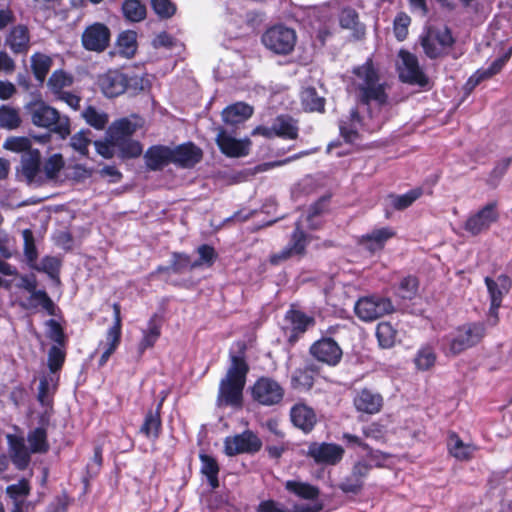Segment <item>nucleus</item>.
Listing matches in <instances>:
<instances>
[{
  "mask_svg": "<svg viewBox=\"0 0 512 512\" xmlns=\"http://www.w3.org/2000/svg\"><path fill=\"white\" fill-rule=\"evenodd\" d=\"M238 346V354H229L230 365L219 383L216 400L218 407L240 409L243 406V391L250 368L245 356L246 344L239 342Z\"/></svg>",
  "mask_w": 512,
  "mask_h": 512,
  "instance_id": "f257e3e1",
  "label": "nucleus"
},
{
  "mask_svg": "<svg viewBox=\"0 0 512 512\" xmlns=\"http://www.w3.org/2000/svg\"><path fill=\"white\" fill-rule=\"evenodd\" d=\"M352 74L359 80L356 84L357 103L366 107L367 115L372 119V102L379 108L389 102L387 85L380 82V73L372 57H368L363 64L353 67Z\"/></svg>",
  "mask_w": 512,
  "mask_h": 512,
  "instance_id": "f03ea898",
  "label": "nucleus"
},
{
  "mask_svg": "<svg viewBox=\"0 0 512 512\" xmlns=\"http://www.w3.org/2000/svg\"><path fill=\"white\" fill-rule=\"evenodd\" d=\"M97 85L108 98H115L125 92L137 95L150 88L151 83L144 75L110 69L97 78Z\"/></svg>",
  "mask_w": 512,
  "mask_h": 512,
  "instance_id": "7ed1b4c3",
  "label": "nucleus"
},
{
  "mask_svg": "<svg viewBox=\"0 0 512 512\" xmlns=\"http://www.w3.org/2000/svg\"><path fill=\"white\" fill-rule=\"evenodd\" d=\"M31 122L48 131L42 135L39 140L43 143L48 142L52 134L59 139L65 140L71 134L70 118L62 115L56 108L48 105L44 101L32 103L29 108Z\"/></svg>",
  "mask_w": 512,
  "mask_h": 512,
  "instance_id": "20e7f679",
  "label": "nucleus"
},
{
  "mask_svg": "<svg viewBox=\"0 0 512 512\" xmlns=\"http://www.w3.org/2000/svg\"><path fill=\"white\" fill-rule=\"evenodd\" d=\"M137 129L138 125L127 117L113 121L107 128L106 135L109 136L110 143L118 149L122 159H133L142 154V144L132 139Z\"/></svg>",
  "mask_w": 512,
  "mask_h": 512,
  "instance_id": "39448f33",
  "label": "nucleus"
},
{
  "mask_svg": "<svg viewBox=\"0 0 512 512\" xmlns=\"http://www.w3.org/2000/svg\"><path fill=\"white\" fill-rule=\"evenodd\" d=\"M486 334L484 323L473 322L463 324L455 329L448 338L447 355L457 356L469 348L479 344Z\"/></svg>",
  "mask_w": 512,
  "mask_h": 512,
  "instance_id": "423d86ee",
  "label": "nucleus"
},
{
  "mask_svg": "<svg viewBox=\"0 0 512 512\" xmlns=\"http://www.w3.org/2000/svg\"><path fill=\"white\" fill-rule=\"evenodd\" d=\"M456 40L448 26L429 27L421 36L420 43L426 56L437 59L448 54Z\"/></svg>",
  "mask_w": 512,
  "mask_h": 512,
  "instance_id": "0eeeda50",
  "label": "nucleus"
},
{
  "mask_svg": "<svg viewBox=\"0 0 512 512\" xmlns=\"http://www.w3.org/2000/svg\"><path fill=\"white\" fill-rule=\"evenodd\" d=\"M261 41L274 54L285 56L294 50L297 35L294 29L279 24L268 28L263 33Z\"/></svg>",
  "mask_w": 512,
  "mask_h": 512,
  "instance_id": "6e6552de",
  "label": "nucleus"
},
{
  "mask_svg": "<svg viewBox=\"0 0 512 512\" xmlns=\"http://www.w3.org/2000/svg\"><path fill=\"white\" fill-rule=\"evenodd\" d=\"M251 134L261 135L267 139L277 137L283 140H296L299 137L298 121L289 114H280L274 118L271 126L259 125Z\"/></svg>",
  "mask_w": 512,
  "mask_h": 512,
  "instance_id": "1a4fd4ad",
  "label": "nucleus"
},
{
  "mask_svg": "<svg viewBox=\"0 0 512 512\" xmlns=\"http://www.w3.org/2000/svg\"><path fill=\"white\" fill-rule=\"evenodd\" d=\"M285 390L272 377L261 376L251 386V397L260 405L274 406L282 402Z\"/></svg>",
  "mask_w": 512,
  "mask_h": 512,
  "instance_id": "9d476101",
  "label": "nucleus"
},
{
  "mask_svg": "<svg viewBox=\"0 0 512 512\" xmlns=\"http://www.w3.org/2000/svg\"><path fill=\"white\" fill-rule=\"evenodd\" d=\"M310 242L311 237L297 226L288 244L279 252L270 255V264L279 265L292 258H302L306 254V247Z\"/></svg>",
  "mask_w": 512,
  "mask_h": 512,
  "instance_id": "9b49d317",
  "label": "nucleus"
},
{
  "mask_svg": "<svg viewBox=\"0 0 512 512\" xmlns=\"http://www.w3.org/2000/svg\"><path fill=\"white\" fill-rule=\"evenodd\" d=\"M355 314L364 321H373L394 311L390 299L378 296L359 299L354 307Z\"/></svg>",
  "mask_w": 512,
  "mask_h": 512,
  "instance_id": "f8f14e48",
  "label": "nucleus"
},
{
  "mask_svg": "<svg viewBox=\"0 0 512 512\" xmlns=\"http://www.w3.org/2000/svg\"><path fill=\"white\" fill-rule=\"evenodd\" d=\"M110 39V29L101 22H95L87 26L81 36L84 49L97 53H101L109 47Z\"/></svg>",
  "mask_w": 512,
  "mask_h": 512,
  "instance_id": "ddd939ff",
  "label": "nucleus"
},
{
  "mask_svg": "<svg viewBox=\"0 0 512 512\" xmlns=\"http://www.w3.org/2000/svg\"><path fill=\"white\" fill-rule=\"evenodd\" d=\"M309 354L318 362L333 367L340 363L343 351L333 338L322 337L310 346Z\"/></svg>",
  "mask_w": 512,
  "mask_h": 512,
  "instance_id": "4468645a",
  "label": "nucleus"
},
{
  "mask_svg": "<svg viewBox=\"0 0 512 512\" xmlns=\"http://www.w3.org/2000/svg\"><path fill=\"white\" fill-rule=\"evenodd\" d=\"M399 57L403 67L399 68V78L403 83L425 87L428 84V77L419 66L418 58L407 50H400Z\"/></svg>",
  "mask_w": 512,
  "mask_h": 512,
  "instance_id": "2eb2a0df",
  "label": "nucleus"
},
{
  "mask_svg": "<svg viewBox=\"0 0 512 512\" xmlns=\"http://www.w3.org/2000/svg\"><path fill=\"white\" fill-rule=\"evenodd\" d=\"M261 440L250 430L224 440V452L228 456L256 453L261 449Z\"/></svg>",
  "mask_w": 512,
  "mask_h": 512,
  "instance_id": "dca6fc26",
  "label": "nucleus"
},
{
  "mask_svg": "<svg viewBox=\"0 0 512 512\" xmlns=\"http://www.w3.org/2000/svg\"><path fill=\"white\" fill-rule=\"evenodd\" d=\"M344 455V449L334 443L312 442L308 446L307 456L316 464L336 465Z\"/></svg>",
  "mask_w": 512,
  "mask_h": 512,
  "instance_id": "f3484780",
  "label": "nucleus"
},
{
  "mask_svg": "<svg viewBox=\"0 0 512 512\" xmlns=\"http://www.w3.org/2000/svg\"><path fill=\"white\" fill-rule=\"evenodd\" d=\"M216 144L221 153L229 158L245 157L250 153V139H236L230 136L224 129L219 130Z\"/></svg>",
  "mask_w": 512,
  "mask_h": 512,
  "instance_id": "a211bd4d",
  "label": "nucleus"
},
{
  "mask_svg": "<svg viewBox=\"0 0 512 512\" xmlns=\"http://www.w3.org/2000/svg\"><path fill=\"white\" fill-rule=\"evenodd\" d=\"M372 465L366 461L356 462L349 475H347L339 484L338 488L346 494H359L363 487L366 477L369 475Z\"/></svg>",
  "mask_w": 512,
  "mask_h": 512,
  "instance_id": "6ab92c4d",
  "label": "nucleus"
},
{
  "mask_svg": "<svg viewBox=\"0 0 512 512\" xmlns=\"http://www.w3.org/2000/svg\"><path fill=\"white\" fill-rule=\"evenodd\" d=\"M172 163L179 168L191 169L203 158V151L193 142H185L171 148Z\"/></svg>",
  "mask_w": 512,
  "mask_h": 512,
  "instance_id": "aec40b11",
  "label": "nucleus"
},
{
  "mask_svg": "<svg viewBox=\"0 0 512 512\" xmlns=\"http://www.w3.org/2000/svg\"><path fill=\"white\" fill-rule=\"evenodd\" d=\"M353 405L357 412L373 415L381 411L383 407V397L380 393L362 388L355 392Z\"/></svg>",
  "mask_w": 512,
  "mask_h": 512,
  "instance_id": "412c9836",
  "label": "nucleus"
},
{
  "mask_svg": "<svg viewBox=\"0 0 512 512\" xmlns=\"http://www.w3.org/2000/svg\"><path fill=\"white\" fill-rule=\"evenodd\" d=\"M290 419L295 427L306 434L310 433L317 423L314 409L303 403H297L291 407Z\"/></svg>",
  "mask_w": 512,
  "mask_h": 512,
  "instance_id": "4be33fe9",
  "label": "nucleus"
},
{
  "mask_svg": "<svg viewBox=\"0 0 512 512\" xmlns=\"http://www.w3.org/2000/svg\"><path fill=\"white\" fill-rule=\"evenodd\" d=\"M41 153L38 149L29 150L21 157V174L25 177L27 183L39 182L43 179L41 176Z\"/></svg>",
  "mask_w": 512,
  "mask_h": 512,
  "instance_id": "5701e85b",
  "label": "nucleus"
},
{
  "mask_svg": "<svg viewBox=\"0 0 512 512\" xmlns=\"http://www.w3.org/2000/svg\"><path fill=\"white\" fill-rule=\"evenodd\" d=\"M171 148L166 145H152L145 154L146 167L150 171H161L165 166L172 163Z\"/></svg>",
  "mask_w": 512,
  "mask_h": 512,
  "instance_id": "b1692460",
  "label": "nucleus"
},
{
  "mask_svg": "<svg viewBox=\"0 0 512 512\" xmlns=\"http://www.w3.org/2000/svg\"><path fill=\"white\" fill-rule=\"evenodd\" d=\"M7 440L13 464L18 470H25L31 461L32 452L26 447L24 438L9 434Z\"/></svg>",
  "mask_w": 512,
  "mask_h": 512,
  "instance_id": "393cba45",
  "label": "nucleus"
},
{
  "mask_svg": "<svg viewBox=\"0 0 512 512\" xmlns=\"http://www.w3.org/2000/svg\"><path fill=\"white\" fill-rule=\"evenodd\" d=\"M485 283L491 299L490 312L493 315H497V310L501 306L503 295L507 293L510 288V279L506 275H500L497 281L486 277Z\"/></svg>",
  "mask_w": 512,
  "mask_h": 512,
  "instance_id": "a878e982",
  "label": "nucleus"
},
{
  "mask_svg": "<svg viewBox=\"0 0 512 512\" xmlns=\"http://www.w3.org/2000/svg\"><path fill=\"white\" fill-rule=\"evenodd\" d=\"M164 398L157 404L156 409H150L145 417L139 432L146 438L156 440L159 438L162 429L161 409Z\"/></svg>",
  "mask_w": 512,
  "mask_h": 512,
  "instance_id": "bb28decb",
  "label": "nucleus"
},
{
  "mask_svg": "<svg viewBox=\"0 0 512 512\" xmlns=\"http://www.w3.org/2000/svg\"><path fill=\"white\" fill-rule=\"evenodd\" d=\"M6 43L15 54H26L30 47V34L27 26H14L7 38Z\"/></svg>",
  "mask_w": 512,
  "mask_h": 512,
  "instance_id": "cd10ccee",
  "label": "nucleus"
},
{
  "mask_svg": "<svg viewBox=\"0 0 512 512\" xmlns=\"http://www.w3.org/2000/svg\"><path fill=\"white\" fill-rule=\"evenodd\" d=\"M286 320H288L291 324V336L292 338H297L300 334L305 333L310 327H313L316 323L315 318L313 316H309L300 310L290 309L287 311Z\"/></svg>",
  "mask_w": 512,
  "mask_h": 512,
  "instance_id": "c85d7f7f",
  "label": "nucleus"
},
{
  "mask_svg": "<svg viewBox=\"0 0 512 512\" xmlns=\"http://www.w3.org/2000/svg\"><path fill=\"white\" fill-rule=\"evenodd\" d=\"M253 114V108L243 102H237L226 107L222 112L223 121L226 124L236 125L243 123Z\"/></svg>",
  "mask_w": 512,
  "mask_h": 512,
  "instance_id": "c756f323",
  "label": "nucleus"
},
{
  "mask_svg": "<svg viewBox=\"0 0 512 512\" xmlns=\"http://www.w3.org/2000/svg\"><path fill=\"white\" fill-rule=\"evenodd\" d=\"M423 195V188L416 187L404 194L391 193L387 196V205L394 210L402 211L410 207L416 200Z\"/></svg>",
  "mask_w": 512,
  "mask_h": 512,
  "instance_id": "7c9ffc66",
  "label": "nucleus"
},
{
  "mask_svg": "<svg viewBox=\"0 0 512 512\" xmlns=\"http://www.w3.org/2000/svg\"><path fill=\"white\" fill-rule=\"evenodd\" d=\"M395 232L388 228L374 230L371 234L362 236L361 244L370 252L374 253L381 250L386 241L393 237Z\"/></svg>",
  "mask_w": 512,
  "mask_h": 512,
  "instance_id": "2f4dec72",
  "label": "nucleus"
},
{
  "mask_svg": "<svg viewBox=\"0 0 512 512\" xmlns=\"http://www.w3.org/2000/svg\"><path fill=\"white\" fill-rule=\"evenodd\" d=\"M62 266V261L58 257L55 256H44L40 262L37 260L30 265L29 267L35 271L45 273L49 276L50 279L60 283V269Z\"/></svg>",
  "mask_w": 512,
  "mask_h": 512,
  "instance_id": "473e14b6",
  "label": "nucleus"
},
{
  "mask_svg": "<svg viewBox=\"0 0 512 512\" xmlns=\"http://www.w3.org/2000/svg\"><path fill=\"white\" fill-rule=\"evenodd\" d=\"M160 335L161 323L155 314L148 321L147 329L143 331V337L138 346L139 353L142 354L146 349L153 347Z\"/></svg>",
  "mask_w": 512,
  "mask_h": 512,
  "instance_id": "72a5a7b5",
  "label": "nucleus"
},
{
  "mask_svg": "<svg viewBox=\"0 0 512 512\" xmlns=\"http://www.w3.org/2000/svg\"><path fill=\"white\" fill-rule=\"evenodd\" d=\"M121 10L125 20L131 23L141 22L147 16L146 5L141 0H125Z\"/></svg>",
  "mask_w": 512,
  "mask_h": 512,
  "instance_id": "f704fd0d",
  "label": "nucleus"
},
{
  "mask_svg": "<svg viewBox=\"0 0 512 512\" xmlns=\"http://www.w3.org/2000/svg\"><path fill=\"white\" fill-rule=\"evenodd\" d=\"M201 461V473L207 478V481L212 489L219 487L218 474L220 471L217 460L208 454L199 455Z\"/></svg>",
  "mask_w": 512,
  "mask_h": 512,
  "instance_id": "c9c22d12",
  "label": "nucleus"
},
{
  "mask_svg": "<svg viewBox=\"0 0 512 512\" xmlns=\"http://www.w3.org/2000/svg\"><path fill=\"white\" fill-rule=\"evenodd\" d=\"M73 83L74 78L70 73L62 69H58L52 72L47 81V86L55 97L58 94L64 92L65 88L71 87Z\"/></svg>",
  "mask_w": 512,
  "mask_h": 512,
  "instance_id": "e433bc0d",
  "label": "nucleus"
},
{
  "mask_svg": "<svg viewBox=\"0 0 512 512\" xmlns=\"http://www.w3.org/2000/svg\"><path fill=\"white\" fill-rule=\"evenodd\" d=\"M28 307L29 308H38L41 307L45 310L49 315L55 316L57 306L50 298L48 293L43 289H35L30 296L27 298Z\"/></svg>",
  "mask_w": 512,
  "mask_h": 512,
  "instance_id": "4c0bfd02",
  "label": "nucleus"
},
{
  "mask_svg": "<svg viewBox=\"0 0 512 512\" xmlns=\"http://www.w3.org/2000/svg\"><path fill=\"white\" fill-rule=\"evenodd\" d=\"M29 449L34 454H44L49 451L50 445L47 440V431L43 427H37L27 435Z\"/></svg>",
  "mask_w": 512,
  "mask_h": 512,
  "instance_id": "58836bf2",
  "label": "nucleus"
},
{
  "mask_svg": "<svg viewBox=\"0 0 512 512\" xmlns=\"http://www.w3.org/2000/svg\"><path fill=\"white\" fill-rule=\"evenodd\" d=\"M285 489L299 498L306 500H314L318 498L320 494L316 486L295 480L286 481Z\"/></svg>",
  "mask_w": 512,
  "mask_h": 512,
  "instance_id": "ea45409f",
  "label": "nucleus"
},
{
  "mask_svg": "<svg viewBox=\"0 0 512 512\" xmlns=\"http://www.w3.org/2000/svg\"><path fill=\"white\" fill-rule=\"evenodd\" d=\"M117 46L122 56L132 58L136 54L138 47L137 33L133 30L121 32L117 38Z\"/></svg>",
  "mask_w": 512,
  "mask_h": 512,
  "instance_id": "a19ab883",
  "label": "nucleus"
},
{
  "mask_svg": "<svg viewBox=\"0 0 512 512\" xmlns=\"http://www.w3.org/2000/svg\"><path fill=\"white\" fill-rule=\"evenodd\" d=\"M53 64L52 59L45 54L35 53L31 56V69L35 79L43 83Z\"/></svg>",
  "mask_w": 512,
  "mask_h": 512,
  "instance_id": "79ce46f5",
  "label": "nucleus"
},
{
  "mask_svg": "<svg viewBox=\"0 0 512 512\" xmlns=\"http://www.w3.org/2000/svg\"><path fill=\"white\" fill-rule=\"evenodd\" d=\"M22 119L19 109L10 105L0 106V128L6 130H15L20 127Z\"/></svg>",
  "mask_w": 512,
  "mask_h": 512,
  "instance_id": "37998d69",
  "label": "nucleus"
},
{
  "mask_svg": "<svg viewBox=\"0 0 512 512\" xmlns=\"http://www.w3.org/2000/svg\"><path fill=\"white\" fill-rule=\"evenodd\" d=\"M304 109L309 112L323 113L325 111V99L319 96L314 87H307L301 95Z\"/></svg>",
  "mask_w": 512,
  "mask_h": 512,
  "instance_id": "c03bdc74",
  "label": "nucleus"
},
{
  "mask_svg": "<svg viewBox=\"0 0 512 512\" xmlns=\"http://www.w3.org/2000/svg\"><path fill=\"white\" fill-rule=\"evenodd\" d=\"M316 368L314 364L308 365L302 369H296L292 376V386L296 389L310 390L314 385V373Z\"/></svg>",
  "mask_w": 512,
  "mask_h": 512,
  "instance_id": "a18cd8bd",
  "label": "nucleus"
},
{
  "mask_svg": "<svg viewBox=\"0 0 512 512\" xmlns=\"http://www.w3.org/2000/svg\"><path fill=\"white\" fill-rule=\"evenodd\" d=\"M497 203L490 202L482 209L471 215L465 224H491L498 220Z\"/></svg>",
  "mask_w": 512,
  "mask_h": 512,
  "instance_id": "49530a36",
  "label": "nucleus"
},
{
  "mask_svg": "<svg viewBox=\"0 0 512 512\" xmlns=\"http://www.w3.org/2000/svg\"><path fill=\"white\" fill-rule=\"evenodd\" d=\"M512 55V48L506 51L501 57L495 59L487 69L483 71H478L476 75V79L474 81V86L479 84L481 81L491 78L492 76L501 72L504 68L505 64L509 61Z\"/></svg>",
  "mask_w": 512,
  "mask_h": 512,
  "instance_id": "de8ad7c7",
  "label": "nucleus"
},
{
  "mask_svg": "<svg viewBox=\"0 0 512 512\" xmlns=\"http://www.w3.org/2000/svg\"><path fill=\"white\" fill-rule=\"evenodd\" d=\"M86 123L96 130H103L109 122V116L103 111H98L94 106H88L82 112Z\"/></svg>",
  "mask_w": 512,
  "mask_h": 512,
  "instance_id": "09e8293b",
  "label": "nucleus"
},
{
  "mask_svg": "<svg viewBox=\"0 0 512 512\" xmlns=\"http://www.w3.org/2000/svg\"><path fill=\"white\" fill-rule=\"evenodd\" d=\"M339 24L343 29L354 30L364 34V27L359 23V15L354 8L344 7L339 16Z\"/></svg>",
  "mask_w": 512,
  "mask_h": 512,
  "instance_id": "8fccbe9b",
  "label": "nucleus"
},
{
  "mask_svg": "<svg viewBox=\"0 0 512 512\" xmlns=\"http://www.w3.org/2000/svg\"><path fill=\"white\" fill-rule=\"evenodd\" d=\"M448 447L451 455L458 460L470 459L474 451V448L468 444H465L455 433L450 435Z\"/></svg>",
  "mask_w": 512,
  "mask_h": 512,
  "instance_id": "3c124183",
  "label": "nucleus"
},
{
  "mask_svg": "<svg viewBox=\"0 0 512 512\" xmlns=\"http://www.w3.org/2000/svg\"><path fill=\"white\" fill-rule=\"evenodd\" d=\"M376 337L382 348H391L396 340V330L389 322H380L376 327Z\"/></svg>",
  "mask_w": 512,
  "mask_h": 512,
  "instance_id": "603ef678",
  "label": "nucleus"
},
{
  "mask_svg": "<svg viewBox=\"0 0 512 512\" xmlns=\"http://www.w3.org/2000/svg\"><path fill=\"white\" fill-rule=\"evenodd\" d=\"M22 236L24 240V257L28 266L33 265V263L38 260V250L36 247V240L32 230L24 229L22 231Z\"/></svg>",
  "mask_w": 512,
  "mask_h": 512,
  "instance_id": "864d4df0",
  "label": "nucleus"
},
{
  "mask_svg": "<svg viewBox=\"0 0 512 512\" xmlns=\"http://www.w3.org/2000/svg\"><path fill=\"white\" fill-rule=\"evenodd\" d=\"M91 131L89 129H82L75 133L70 138L71 147L82 156H87L89 153V145L91 144L90 139Z\"/></svg>",
  "mask_w": 512,
  "mask_h": 512,
  "instance_id": "5fc2aeb1",
  "label": "nucleus"
},
{
  "mask_svg": "<svg viewBox=\"0 0 512 512\" xmlns=\"http://www.w3.org/2000/svg\"><path fill=\"white\" fill-rule=\"evenodd\" d=\"M66 358V351L64 347L52 345L48 351V368L52 373L59 371Z\"/></svg>",
  "mask_w": 512,
  "mask_h": 512,
  "instance_id": "6e6d98bb",
  "label": "nucleus"
},
{
  "mask_svg": "<svg viewBox=\"0 0 512 512\" xmlns=\"http://www.w3.org/2000/svg\"><path fill=\"white\" fill-rule=\"evenodd\" d=\"M197 252L199 254V258L195 261H193V267H201V266H207L211 267L214 262L216 261L218 255L214 249V247L208 245V244H202L197 248Z\"/></svg>",
  "mask_w": 512,
  "mask_h": 512,
  "instance_id": "4d7b16f0",
  "label": "nucleus"
},
{
  "mask_svg": "<svg viewBox=\"0 0 512 512\" xmlns=\"http://www.w3.org/2000/svg\"><path fill=\"white\" fill-rule=\"evenodd\" d=\"M151 7L160 19H170L177 11L175 3L171 0H151Z\"/></svg>",
  "mask_w": 512,
  "mask_h": 512,
  "instance_id": "13d9d810",
  "label": "nucleus"
},
{
  "mask_svg": "<svg viewBox=\"0 0 512 512\" xmlns=\"http://www.w3.org/2000/svg\"><path fill=\"white\" fill-rule=\"evenodd\" d=\"M418 287V279L415 276H407L400 281L398 294L403 299L411 300L416 296Z\"/></svg>",
  "mask_w": 512,
  "mask_h": 512,
  "instance_id": "bf43d9fd",
  "label": "nucleus"
},
{
  "mask_svg": "<svg viewBox=\"0 0 512 512\" xmlns=\"http://www.w3.org/2000/svg\"><path fill=\"white\" fill-rule=\"evenodd\" d=\"M64 167V160L61 154H53L50 156L43 165V172L45 178L54 179Z\"/></svg>",
  "mask_w": 512,
  "mask_h": 512,
  "instance_id": "052dcab7",
  "label": "nucleus"
},
{
  "mask_svg": "<svg viewBox=\"0 0 512 512\" xmlns=\"http://www.w3.org/2000/svg\"><path fill=\"white\" fill-rule=\"evenodd\" d=\"M410 23L411 18L405 12H400L396 15L393 22V31L398 41H404L406 39Z\"/></svg>",
  "mask_w": 512,
  "mask_h": 512,
  "instance_id": "680f3d73",
  "label": "nucleus"
},
{
  "mask_svg": "<svg viewBox=\"0 0 512 512\" xmlns=\"http://www.w3.org/2000/svg\"><path fill=\"white\" fill-rule=\"evenodd\" d=\"M46 326L49 328L47 337L53 341L55 345L65 347L66 335L60 323L55 319H49L46 321Z\"/></svg>",
  "mask_w": 512,
  "mask_h": 512,
  "instance_id": "e2e57ef3",
  "label": "nucleus"
},
{
  "mask_svg": "<svg viewBox=\"0 0 512 512\" xmlns=\"http://www.w3.org/2000/svg\"><path fill=\"white\" fill-rule=\"evenodd\" d=\"M359 128L360 127L345 118L339 121V133L345 143L352 144L359 139Z\"/></svg>",
  "mask_w": 512,
  "mask_h": 512,
  "instance_id": "0e129e2a",
  "label": "nucleus"
},
{
  "mask_svg": "<svg viewBox=\"0 0 512 512\" xmlns=\"http://www.w3.org/2000/svg\"><path fill=\"white\" fill-rule=\"evenodd\" d=\"M193 261H191V258L189 255L184 253H177L174 252L172 254V261H171V271L175 274H181L186 270H193L196 267H193Z\"/></svg>",
  "mask_w": 512,
  "mask_h": 512,
  "instance_id": "69168bd1",
  "label": "nucleus"
},
{
  "mask_svg": "<svg viewBox=\"0 0 512 512\" xmlns=\"http://www.w3.org/2000/svg\"><path fill=\"white\" fill-rule=\"evenodd\" d=\"M415 365L420 370H428L436 361V355L431 347H423L415 357Z\"/></svg>",
  "mask_w": 512,
  "mask_h": 512,
  "instance_id": "338daca9",
  "label": "nucleus"
},
{
  "mask_svg": "<svg viewBox=\"0 0 512 512\" xmlns=\"http://www.w3.org/2000/svg\"><path fill=\"white\" fill-rule=\"evenodd\" d=\"M30 483L27 479L22 478L16 484L7 486L6 493L13 500H20L22 497H26L30 494Z\"/></svg>",
  "mask_w": 512,
  "mask_h": 512,
  "instance_id": "774afa93",
  "label": "nucleus"
}]
</instances>
